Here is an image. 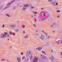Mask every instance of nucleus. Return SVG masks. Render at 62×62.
<instances>
[{
	"label": "nucleus",
	"instance_id": "21",
	"mask_svg": "<svg viewBox=\"0 0 62 62\" xmlns=\"http://www.w3.org/2000/svg\"><path fill=\"white\" fill-rule=\"evenodd\" d=\"M3 6H4V5H2L0 7V9H2V8H3Z\"/></svg>",
	"mask_w": 62,
	"mask_h": 62
},
{
	"label": "nucleus",
	"instance_id": "7",
	"mask_svg": "<svg viewBox=\"0 0 62 62\" xmlns=\"http://www.w3.org/2000/svg\"><path fill=\"white\" fill-rule=\"evenodd\" d=\"M55 41V43L56 44H57V45H59V44H60V42H59V41H58L57 40V39Z\"/></svg>",
	"mask_w": 62,
	"mask_h": 62
},
{
	"label": "nucleus",
	"instance_id": "39",
	"mask_svg": "<svg viewBox=\"0 0 62 62\" xmlns=\"http://www.w3.org/2000/svg\"><path fill=\"white\" fill-rule=\"evenodd\" d=\"M6 8H6H6H4L2 10H5V9H6Z\"/></svg>",
	"mask_w": 62,
	"mask_h": 62
},
{
	"label": "nucleus",
	"instance_id": "8",
	"mask_svg": "<svg viewBox=\"0 0 62 62\" xmlns=\"http://www.w3.org/2000/svg\"><path fill=\"white\" fill-rule=\"evenodd\" d=\"M51 59L52 62H54L55 61V59L54 57H52Z\"/></svg>",
	"mask_w": 62,
	"mask_h": 62
},
{
	"label": "nucleus",
	"instance_id": "2",
	"mask_svg": "<svg viewBox=\"0 0 62 62\" xmlns=\"http://www.w3.org/2000/svg\"><path fill=\"white\" fill-rule=\"evenodd\" d=\"M51 11H52L51 10H48V11L47 12V16L48 17H50V14L49 13H51Z\"/></svg>",
	"mask_w": 62,
	"mask_h": 62
},
{
	"label": "nucleus",
	"instance_id": "16",
	"mask_svg": "<svg viewBox=\"0 0 62 62\" xmlns=\"http://www.w3.org/2000/svg\"><path fill=\"white\" fill-rule=\"evenodd\" d=\"M46 17H44L42 20V22H43V21L44 20H45L46 19Z\"/></svg>",
	"mask_w": 62,
	"mask_h": 62
},
{
	"label": "nucleus",
	"instance_id": "37",
	"mask_svg": "<svg viewBox=\"0 0 62 62\" xmlns=\"http://www.w3.org/2000/svg\"><path fill=\"white\" fill-rule=\"evenodd\" d=\"M11 4V3H8V4L7 5H10V4Z\"/></svg>",
	"mask_w": 62,
	"mask_h": 62
},
{
	"label": "nucleus",
	"instance_id": "4",
	"mask_svg": "<svg viewBox=\"0 0 62 62\" xmlns=\"http://www.w3.org/2000/svg\"><path fill=\"white\" fill-rule=\"evenodd\" d=\"M38 60V58L35 57L34 59L33 62H37Z\"/></svg>",
	"mask_w": 62,
	"mask_h": 62
},
{
	"label": "nucleus",
	"instance_id": "58",
	"mask_svg": "<svg viewBox=\"0 0 62 62\" xmlns=\"http://www.w3.org/2000/svg\"><path fill=\"white\" fill-rule=\"evenodd\" d=\"M48 1H49V2H51V1H50V0H48Z\"/></svg>",
	"mask_w": 62,
	"mask_h": 62
},
{
	"label": "nucleus",
	"instance_id": "50",
	"mask_svg": "<svg viewBox=\"0 0 62 62\" xmlns=\"http://www.w3.org/2000/svg\"><path fill=\"white\" fill-rule=\"evenodd\" d=\"M42 32H44V33H45V32L44 31H42Z\"/></svg>",
	"mask_w": 62,
	"mask_h": 62
},
{
	"label": "nucleus",
	"instance_id": "18",
	"mask_svg": "<svg viewBox=\"0 0 62 62\" xmlns=\"http://www.w3.org/2000/svg\"><path fill=\"white\" fill-rule=\"evenodd\" d=\"M29 6V5L28 4V5H23L24 7H28Z\"/></svg>",
	"mask_w": 62,
	"mask_h": 62
},
{
	"label": "nucleus",
	"instance_id": "38",
	"mask_svg": "<svg viewBox=\"0 0 62 62\" xmlns=\"http://www.w3.org/2000/svg\"><path fill=\"white\" fill-rule=\"evenodd\" d=\"M45 33L46 35V36H48V34H47L46 33Z\"/></svg>",
	"mask_w": 62,
	"mask_h": 62
},
{
	"label": "nucleus",
	"instance_id": "25",
	"mask_svg": "<svg viewBox=\"0 0 62 62\" xmlns=\"http://www.w3.org/2000/svg\"><path fill=\"white\" fill-rule=\"evenodd\" d=\"M9 33L10 35H12V32H11V31H10Z\"/></svg>",
	"mask_w": 62,
	"mask_h": 62
},
{
	"label": "nucleus",
	"instance_id": "6",
	"mask_svg": "<svg viewBox=\"0 0 62 62\" xmlns=\"http://www.w3.org/2000/svg\"><path fill=\"white\" fill-rule=\"evenodd\" d=\"M40 39H41L42 40H44V35H41L40 36Z\"/></svg>",
	"mask_w": 62,
	"mask_h": 62
},
{
	"label": "nucleus",
	"instance_id": "52",
	"mask_svg": "<svg viewBox=\"0 0 62 62\" xmlns=\"http://www.w3.org/2000/svg\"><path fill=\"white\" fill-rule=\"evenodd\" d=\"M23 33L24 34H25V31H23Z\"/></svg>",
	"mask_w": 62,
	"mask_h": 62
},
{
	"label": "nucleus",
	"instance_id": "17",
	"mask_svg": "<svg viewBox=\"0 0 62 62\" xmlns=\"http://www.w3.org/2000/svg\"><path fill=\"white\" fill-rule=\"evenodd\" d=\"M28 37V35H27L26 36H24V38L25 39H27Z\"/></svg>",
	"mask_w": 62,
	"mask_h": 62
},
{
	"label": "nucleus",
	"instance_id": "29",
	"mask_svg": "<svg viewBox=\"0 0 62 62\" xmlns=\"http://www.w3.org/2000/svg\"><path fill=\"white\" fill-rule=\"evenodd\" d=\"M5 24H3L2 25V27H3V28H4V27H5Z\"/></svg>",
	"mask_w": 62,
	"mask_h": 62
},
{
	"label": "nucleus",
	"instance_id": "62",
	"mask_svg": "<svg viewBox=\"0 0 62 62\" xmlns=\"http://www.w3.org/2000/svg\"><path fill=\"white\" fill-rule=\"evenodd\" d=\"M19 5H20L19 4H17V6H19Z\"/></svg>",
	"mask_w": 62,
	"mask_h": 62
},
{
	"label": "nucleus",
	"instance_id": "36",
	"mask_svg": "<svg viewBox=\"0 0 62 62\" xmlns=\"http://www.w3.org/2000/svg\"><path fill=\"white\" fill-rule=\"evenodd\" d=\"M16 0H13L12 1V2H11V3H12L13 2H14Z\"/></svg>",
	"mask_w": 62,
	"mask_h": 62
},
{
	"label": "nucleus",
	"instance_id": "30",
	"mask_svg": "<svg viewBox=\"0 0 62 62\" xmlns=\"http://www.w3.org/2000/svg\"><path fill=\"white\" fill-rule=\"evenodd\" d=\"M39 61H40V62H41V61H42V60L41 59H40L39 60Z\"/></svg>",
	"mask_w": 62,
	"mask_h": 62
},
{
	"label": "nucleus",
	"instance_id": "49",
	"mask_svg": "<svg viewBox=\"0 0 62 62\" xmlns=\"http://www.w3.org/2000/svg\"><path fill=\"white\" fill-rule=\"evenodd\" d=\"M56 8V9H58H58H59V8H58L57 7Z\"/></svg>",
	"mask_w": 62,
	"mask_h": 62
},
{
	"label": "nucleus",
	"instance_id": "12",
	"mask_svg": "<svg viewBox=\"0 0 62 62\" xmlns=\"http://www.w3.org/2000/svg\"><path fill=\"white\" fill-rule=\"evenodd\" d=\"M26 8H24V7H23L22 8V10L23 11H25V10Z\"/></svg>",
	"mask_w": 62,
	"mask_h": 62
},
{
	"label": "nucleus",
	"instance_id": "35",
	"mask_svg": "<svg viewBox=\"0 0 62 62\" xmlns=\"http://www.w3.org/2000/svg\"><path fill=\"white\" fill-rule=\"evenodd\" d=\"M10 6V5H9L6 7V8H8V7H9V6Z\"/></svg>",
	"mask_w": 62,
	"mask_h": 62
},
{
	"label": "nucleus",
	"instance_id": "24",
	"mask_svg": "<svg viewBox=\"0 0 62 62\" xmlns=\"http://www.w3.org/2000/svg\"><path fill=\"white\" fill-rule=\"evenodd\" d=\"M31 54V50H29V54L30 55Z\"/></svg>",
	"mask_w": 62,
	"mask_h": 62
},
{
	"label": "nucleus",
	"instance_id": "27",
	"mask_svg": "<svg viewBox=\"0 0 62 62\" xmlns=\"http://www.w3.org/2000/svg\"><path fill=\"white\" fill-rule=\"evenodd\" d=\"M25 58V57L23 56L22 57V59L23 60V59H24Z\"/></svg>",
	"mask_w": 62,
	"mask_h": 62
},
{
	"label": "nucleus",
	"instance_id": "46",
	"mask_svg": "<svg viewBox=\"0 0 62 62\" xmlns=\"http://www.w3.org/2000/svg\"><path fill=\"white\" fill-rule=\"evenodd\" d=\"M42 53H44V54H45V52H42Z\"/></svg>",
	"mask_w": 62,
	"mask_h": 62
},
{
	"label": "nucleus",
	"instance_id": "59",
	"mask_svg": "<svg viewBox=\"0 0 62 62\" xmlns=\"http://www.w3.org/2000/svg\"><path fill=\"white\" fill-rule=\"evenodd\" d=\"M36 35L37 36H38L39 35V34L38 33L36 34Z\"/></svg>",
	"mask_w": 62,
	"mask_h": 62
},
{
	"label": "nucleus",
	"instance_id": "20",
	"mask_svg": "<svg viewBox=\"0 0 62 62\" xmlns=\"http://www.w3.org/2000/svg\"><path fill=\"white\" fill-rule=\"evenodd\" d=\"M6 16H8V17H10V16L8 14H6Z\"/></svg>",
	"mask_w": 62,
	"mask_h": 62
},
{
	"label": "nucleus",
	"instance_id": "3",
	"mask_svg": "<svg viewBox=\"0 0 62 62\" xmlns=\"http://www.w3.org/2000/svg\"><path fill=\"white\" fill-rule=\"evenodd\" d=\"M16 25L15 24H12L10 25V26L11 28H15L16 27Z\"/></svg>",
	"mask_w": 62,
	"mask_h": 62
},
{
	"label": "nucleus",
	"instance_id": "22",
	"mask_svg": "<svg viewBox=\"0 0 62 62\" xmlns=\"http://www.w3.org/2000/svg\"><path fill=\"white\" fill-rule=\"evenodd\" d=\"M5 61V59H2L1 61Z\"/></svg>",
	"mask_w": 62,
	"mask_h": 62
},
{
	"label": "nucleus",
	"instance_id": "13",
	"mask_svg": "<svg viewBox=\"0 0 62 62\" xmlns=\"http://www.w3.org/2000/svg\"><path fill=\"white\" fill-rule=\"evenodd\" d=\"M51 3L53 5H54L55 6H56V5H55V3H54V1H52V2Z\"/></svg>",
	"mask_w": 62,
	"mask_h": 62
},
{
	"label": "nucleus",
	"instance_id": "44",
	"mask_svg": "<svg viewBox=\"0 0 62 62\" xmlns=\"http://www.w3.org/2000/svg\"><path fill=\"white\" fill-rule=\"evenodd\" d=\"M56 6H57V5H58V3H56Z\"/></svg>",
	"mask_w": 62,
	"mask_h": 62
},
{
	"label": "nucleus",
	"instance_id": "55",
	"mask_svg": "<svg viewBox=\"0 0 62 62\" xmlns=\"http://www.w3.org/2000/svg\"><path fill=\"white\" fill-rule=\"evenodd\" d=\"M16 26H17V27H19V25H17Z\"/></svg>",
	"mask_w": 62,
	"mask_h": 62
},
{
	"label": "nucleus",
	"instance_id": "1",
	"mask_svg": "<svg viewBox=\"0 0 62 62\" xmlns=\"http://www.w3.org/2000/svg\"><path fill=\"white\" fill-rule=\"evenodd\" d=\"M7 37V35H5L4 33H2L0 37V39H4Z\"/></svg>",
	"mask_w": 62,
	"mask_h": 62
},
{
	"label": "nucleus",
	"instance_id": "64",
	"mask_svg": "<svg viewBox=\"0 0 62 62\" xmlns=\"http://www.w3.org/2000/svg\"><path fill=\"white\" fill-rule=\"evenodd\" d=\"M7 62H9V61H8V60H7Z\"/></svg>",
	"mask_w": 62,
	"mask_h": 62
},
{
	"label": "nucleus",
	"instance_id": "34",
	"mask_svg": "<svg viewBox=\"0 0 62 62\" xmlns=\"http://www.w3.org/2000/svg\"><path fill=\"white\" fill-rule=\"evenodd\" d=\"M34 8L35 9V7H34L33 6L31 7V8Z\"/></svg>",
	"mask_w": 62,
	"mask_h": 62
},
{
	"label": "nucleus",
	"instance_id": "53",
	"mask_svg": "<svg viewBox=\"0 0 62 62\" xmlns=\"http://www.w3.org/2000/svg\"><path fill=\"white\" fill-rule=\"evenodd\" d=\"M38 31H36L35 32V33H37V32H38Z\"/></svg>",
	"mask_w": 62,
	"mask_h": 62
},
{
	"label": "nucleus",
	"instance_id": "48",
	"mask_svg": "<svg viewBox=\"0 0 62 62\" xmlns=\"http://www.w3.org/2000/svg\"><path fill=\"white\" fill-rule=\"evenodd\" d=\"M41 21V20H40V19H39L38 20L39 22H40Z\"/></svg>",
	"mask_w": 62,
	"mask_h": 62
},
{
	"label": "nucleus",
	"instance_id": "14",
	"mask_svg": "<svg viewBox=\"0 0 62 62\" xmlns=\"http://www.w3.org/2000/svg\"><path fill=\"white\" fill-rule=\"evenodd\" d=\"M26 55L27 56H28L29 55V52L28 51H27V52L26 54Z\"/></svg>",
	"mask_w": 62,
	"mask_h": 62
},
{
	"label": "nucleus",
	"instance_id": "31",
	"mask_svg": "<svg viewBox=\"0 0 62 62\" xmlns=\"http://www.w3.org/2000/svg\"><path fill=\"white\" fill-rule=\"evenodd\" d=\"M43 57L44 58H46V57H45L44 56H43Z\"/></svg>",
	"mask_w": 62,
	"mask_h": 62
},
{
	"label": "nucleus",
	"instance_id": "61",
	"mask_svg": "<svg viewBox=\"0 0 62 62\" xmlns=\"http://www.w3.org/2000/svg\"><path fill=\"white\" fill-rule=\"evenodd\" d=\"M44 8L43 9V8H41V9L42 10H43V9H44Z\"/></svg>",
	"mask_w": 62,
	"mask_h": 62
},
{
	"label": "nucleus",
	"instance_id": "26",
	"mask_svg": "<svg viewBox=\"0 0 62 62\" xmlns=\"http://www.w3.org/2000/svg\"><path fill=\"white\" fill-rule=\"evenodd\" d=\"M32 57H33L32 56V55H31L30 56V59L31 60V58H32Z\"/></svg>",
	"mask_w": 62,
	"mask_h": 62
},
{
	"label": "nucleus",
	"instance_id": "43",
	"mask_svg": "<svg viewBox=\"0 0 62 62\" xmlns=\"http://www.w3.org/2000/svg\"><path fill=\"white\" fill-rule=\"evenodd\" d=\"M29 6V7H32V5L30 4Z\"/></svg>",
	"mask_w": 62,
	"mask_h": 62
},
{
	"label": "nucleus",
	"instance_id": "9",
	"mask_svg": "<svg viewBox=\"0 0 62 62\" xmlns=\"http://www.w3.org/2000/svg\"><path fill=\"white\" fill-rule=\"evenodd\" d=\"M56 24V23H53V25H51V26L52 27H54V26H55V25Z\"/></svg>",
	"mask_w": 62,
	"mask_h": 62
},
{
	"label": "nucleus",
	"instance_id": "51",
	"mask_svg": "<svg viewBox=\"0 0 62 62\" xmlns=\"http://www.w3.org/2000/svg\"><path fill=\"white\" fill-rule=\"evenodd\" d=\"M33 26H35H35H36V25H35V24H33Z\"/></svg>",
	"mask_w": 62,
	"mask_h": 62
},
{
	"label": "nucleus",
	"instance_id": "28",
	"mask_svg": "<svg viewBox=\"0 0 62 62\" xmlns=\"http://www.w3.org/2000/svg\"><path fill=\"white\" fill-rule=\"evenodd\" d=\"M57 12H60V10H57Z\"/></svg>",
	"mask_w": 62,
	"mask_h": 62
},
{
	"label": "nucleus",
	"instance_id": "57",
	"mask_svg": "<svg viewBox=\"0 0 62 62\" xmlns=\"http://www.w3.org/2000/svg\"><path fill=\"white\" fill-rule=\"evenodd\" d=\"M37 12H35V14H37Z\"/></svg>",
	"mask_w": 62,
	"mask_h": 62
},
{
	"label": "nucleus",
	"instance_id": "42",
	"mask_svg": "<svg viewBox=\"0 0 62 62\" xmlns=\"http://www.w3.org/2000/svg\"><path fill=\"white\" fill-rule=\"evenodd\" d=\"M13 36H15V34L14 33H13Z\"/></svg>",
	"mask_w": 62,
	"mask_h": 62
},
{
	"label": "nucleus",
	"instance_id": "10",
	"mask_svg": "<svg viewBox=\"0 0 62 62\" xmlns=\"http://www.w3.org/2000/svg\"><path fill=\"white\" fill-rule=\"evenodd\" d=\"M28 60H29V58H27V59H25L24 60V61L25 62H27L28 61Z\"/></svg>",
	"mask_w": 62,
	"mask_h": 62
},
{
	"label": "nucleus",
	"instance_id": "11",
	"mask_svg": "<svg viewBox=\"0 0 62 62\" xmlns=\"http://www.w3.org/2000/svg\"><path fill=\"white\" fill-rule=\"evenodd\" d=\"M42 49V47H39L38 48H36V50H38V51H40Z\"/></svg>",
	"mask_w": 62,
	"mask_h": 62
},
{
	"label": "nucleus",
	"instance_id": "63",
	"mask_svg": "<svg viewBox=\"0 0 62 62\" xmlns=\"http://www.w3.org/2000/svg\"><path fill=\"white\" fill-rule=\"evenodd\" d=\"M61 55H62V52H61Z\"/></svg>",
	"mask_w": 62,
	"mask_h": 62
},
{
	"label": "nucleus",
	"instance_id": "41",
	"mask_svg": "<svg viewBox=\"0 0 62 62\" xmlns=\"http://www.w3.org/2000/svg\"><path fill=\"white\" fill-rule=\"evenodd\" d=\"M50 38H51V37H50V36H48V39H49Z\"/></svg>",
	"mask_w": 62,
	"mask_h": 62
},
{
	"label": "nucleus",
	"instance_id": "47",
	"mask_svg": "<svg viewBox=\"0 0 62 62\" xmlns=\"http://www.w3.org/2000/svg\"><path fill=\"white\" fill-rule=\"evenodd\" d=\"M59 16H57V18H59Z\"/></svg>",
	"mask_w": 62,
	"mask_h": 62
},
{
	"label": "nucleus",
	"instance_id": "60",
	"mask_svg": "<svg viewBox=\"0 0 62 62\" xmlns=\"http://www.w3.org/2000/svg\"><path fill=\"white\" fill-rule=\"evenodd\" d=\"M23 28H25V26H23Z\"/></svg>",
	"mask_w": 62,
	"mask_h": 62
},
{
	"label": "nucleus",
	"instance_id": "56",
	"mask_svg": "<svg viewBox=\"0 0 62 62\" xmlns=\"http://www.w3.org/2000/svg\"><path fill=\"white\" fill-rule=\"evenodd\" d=\"M60 43H62V40L61 41Z\"/></svg>",
	"mask_w": 62,
	"mask_h": 62
},
{
	"label": "nucleus",
	"instance_id": "40",
	"mask_svg": "<svg viewBox=\"0 0 62 62\" xmlns=\"http://www.w3.org/2000/svg\"><path fill=\"white\" fill-rule=\"evenodd\" d=\"M7 37H9V34H8L7 35Z\"/></svg>",
	"mask_w": 62,
	"mask_h": 62
},
{
	"label": "nucleus",
	"instance_id": "45",
	"mask_svg": "<svg viewBox=\"0 0 62 62\" xmlns=\"http://www.w3.org/2000/svg\"><path fill=\"white\" fill-rule=\"evenodd\" d=\"M54 2L55 3H56V0H55Z\"/></svg>",
	"mask_w": 62,
	"mask_h": 62
},
{
	"label": "nucleus",
	"instance_id": "33",
	"mask_svg": "<svg viewBox=\"0 0 62 62\" xmlns=\"http://www.w3.org/2000/svg\"><path fill=\"white\" fill-rule=\"evenodd\" d=\"M44 17H45L46 15V14H45V13H44Z\"/></svg>",
	"mask_w": 62,
	"mask_h": 62
},
{
	"label": "nucleus",
	"instance_id": "15",
	"mask_svg": "<svg viewBox=\"0 0 62 62\" xmlns=\"http://www.w3.org/2000/svg\"><path fill=\"white\" fill-rule=\"evenodd\" d=\"M15 31L16 32H19V31H20V30L19 29H16L15 30Z\"/></svg>",
	"mask_w": 62,
	"mask_h": 62
},
{
	"label": "nucleus",
	"instance_id": "54",
	"mask_svg": "<svg viewBox=\"0 0 62 62\" xmlns=\"http://www.w3.org/2000/svg\"><path fill=\"white\" fill-rule=\"evenodd\" d=\"M53 33H55V31H53Z\"/></svg>",
	"mask_w": 62,
	"mask_h": 62
},
{
	"label": "nucleus",
	"instance_id": "19",
	"mask_svg": "<svg viewBox=\"0 0 62 62\" xmlns=\"http://www.w3.org/2000/svg\"><path fill=\"white\" fill-rule=\"evenodd\" d=\"M45 46H49V43L47 42H46V44L45 45Z\"/></svg>",
	"mask_w": 62,
	"mask_h": 62
},
{
	"label": "nucleus",
	"instance_id": "5",
	"mask_svg": "<svg viewBox=\"0 0 62 62\" xmlns=\"http://www.w3.org/2000/svg\"><path fill=\"white\" fill-rule=\"evenodd\" d=\"M17 60L18 61V62H21V58L20 57H19L18 58H17Z\"/></svg>",
	"mask_w": 62,
	"mask_h": 62
},
{
	"label": "nucleus",
	"instance_id": "32",
	"mask_svg": "<svg viewBox=\"0 0 62 62\" xmlns=\"http://www.w3.org/2000/svg\"><path fill=\"white\" fill-rule=\"evenodd\" d=\"M23 52H22L21 53V55H23Z\"/></svg>",
	"mask_w": 62,
	"mask_h": 62
},
{
	"label": "nucleus",
	"instance_id": "23",
	"mask_svg": "<svg viewBox=\"0 0 62 62\" xmlns=\"http://www.w3.org/2000/svg\"><path fill=\"white\" fill-rule=\"evenodd\" d=\"M4 34H5V35H8V33L7 32H5L4 33Z\"/></svg>",
	"mask_w": 62,
	"mask_h": 62
}]
</instances>
